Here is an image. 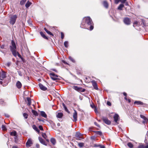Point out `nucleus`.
<instances>
[{
    "label": "nucleus",
    "instance_id": "c9c22d12",
    "mask_svg": "<svg viewBox=\"0 0 148 148\" xmlns=\"http://www.w3.org/2000/svg\"><path fill=\"white\" fill-rule=\"evenodd\" d=\"M69 59L70 60L73 62V63L75 62V60L71 57L69 56Z\"/></svg>",
    "mask_w": 148,
    "mask_h": 148
},
{
    "label": "nucleus",
    "instance_id": "a18cd8bd",
    "mask_svg": "<svg viewBox=\"0 0 148 148\" xmlns=\"http://www.w3.org/2000/svg\"><path fill=\"white\" fill-rule=\"evenodd\" d=\"M121 0H115L114 3L116 4H118L120 1L121 2Z\"/></svg>",
    "mask_w": 148,
    "mask_h": 148
},
{
    "label": "nucleus",
    "instance_id": "4be33fe9",
    "mask_svg": "<svg viewBox=\"0 0 148 148\" xmlns=\"http://www.w3.org/2000/svg\"><path fill=\"white\" fill-rule=\"evenodd\" d=\"M124 7V5L122 4H121L119 5L118 8V9L119 10H122V8Z\"/></svg>",
    "mask_w": 148,
    "mask_h": 148
},
{
    "label": "nucleus",
    "instance_id": "3c124183",
    "mask_svg": "<svg viewBox=\"0 0 148 148\" xmlns=\"http://www.w3.org/2000/svg\"><path fill=\"white\" fill-rule=\"evenodd\" d=\"M39 128L41 130H43L42 126L41 125H40L39 126Z\"/></svg>",
    "mask_w": 148,
    "mask_h": 148
},
{
    "label": "nucleus",
    "instance_id": "4468645a",
    "mask_svg": "<svg viewBox=\"0 0 148 148\" xmlns=\"http://www.w3.org/2000/svg\"><path fill=\"white\" fill-rule=\"evenodd\" d=\"M103 6L105 7L106 8H108V4L107 2L105 1H104L103 2Z\"/></svg>",
    "mask_w": 148,
    "mask_h": 148
},
{
    "label": "nucleus",
    "instance_id": "8fccbe9b",
    "mask_svg": "<svg viewBox=\"0 0 148 148\" xmlns=\"http://www.w3.org/2000/svg\"><path fill=\"white\" fill-rule=\"evenodd\" d=\"M81 91H80V92H84L85 91V89H83L82 88H81V89H80Z\"/></svg>",
    "mask_w": 148,
    "mask_h": 148
},
{
    "label": "nucleus",
    "instance_id": "49530a36",
    "mask_svg": "<svg viewBox=\"0 0 148 148\" xmlns=\"http://www.w3.org/2000/svg\"><path fill=\"white\" fill-rule=\"evenodd\" d=\"M61 38L62 39H63L64 37V34L63 32H61Z\"/></svg>",
    "mask_w": 148,
    "mask_h": 148
},
{
    "label": "nucleus",
    "instance_id": "37998d69",
    "mask_svg": "<svg viewBox=\"0 0 148 148\" xmlns=\"http://www.w3.org/2000/svg\"><path fill=\"white\" fill-rule=\"evenodd\" d=\"M17 55L20 58H21L22 60H23V58L21 57V56L19 53L17 52Z\"/></svg>",
    "mask_w": 148,
    "mask_h": 148
},
{
    "label": "nucleus",
    "instance_id": "e2e57ef3",
    "mask_svg": "<svg viewBox=\"0 0 148 148\" xmlns=\"http://www.w3.org/2000/svg\"><path fill=\"white\" fill-rule=\"evenodd\" d=\"M100 148H105V147L104 146L101 145L100 146Z\"/></svg>",
    "mask_w": 148,
    "mask_h": 148
},
{
    "label": "nucleus",
    "instance_id": "9d476101",
    "mask_svg": "<svg viewBox=\"0 0 148 148\" xmlns=\"http://www.w3.org/2000/svg\"><path fill=\"white\" fill-rule=\"evenodd\" d=\"M39 86L40 88L42 90L45 91L47 90V88L46 87L40 83L39 84Z\"/></svg>",
    "mask_w": 148,
    "mask_h": 148
},
{
    "label": "nucleus",
    "instance_id": "72a5a7b5",
    "mask_svg": "<svg viewBox=\"0 0 148 148\" xmlns=\"http://www.w3.org/2000/svg\"><path fill=\"white\" fill-rule=\"evenodd\" d=\"M27 0H21L20 2V4L21 5H24L26 2Z\"/></svg>",
    "mask_w": 148,
    "mask_h": 148
},
{
    "label": "nucleus",
    "instance_id": "79ce46f5",
    "mask_svg": "<svg viewBox=\"0 0 148 148\" xmlns=\"http://www.w3.org/2000/svg\"><path fill=\"white\" fill-rule=\"evenodd\" d=\"M1 128L2 129V130L4 131L6 130H7L6 127L4 125H2V126Z\"/></svg>",
    "mask_w": 148,
    "mask_h": 148
},
{
    "label": "nucleus",
    "instance_id": "423d86ee",
    "mask_svg": "<svg viewBox=\"0 0 148 148\" xmlns=\"http://www.w3.org/2000/svg\"><path fill=\"white\" fill-rule=\"evenodd\" d=\"M74 112L73 113V121L76 122L77 120V113L76 110H74Z\"/></svg>",
    "mask_w": 148,
    "mask_h": 148
},
{
    "label": "nucleus",
    "instance_id": "5fc2aeb1",
    "mask_svg": "<svg viewBox=\"0 0 148 148\" xmlns=\"http://www.w3.org/2000/svg\"><path fill=\"white\" fill-rule=\"evenodd\" d=\"M94 124H95L97 126L99 127V125H98L97 123L96 122H94Z\"/></svg>",
    "mask_w": 148,
    "mask_h": 148
},
{
    "label": "nucleus",
    "instance_id": "1a4fd4ad",
    "mask_svg": "<svg viewBox=\"0 0 148 148\" xmlns=\"http://www.w3.org/2000/svg\"><path fill=\"white\" fill-rule=\"evenodd\" d=\"M124 23L127 25H130V19L128 18H126L124 20Z\"/></svg>",
    "mask_w": 148,
    "mask_h": 148
},
{
    "label": "nucleus",
    "instance_id": "7c9ffc66",
    "mask_svg": "<svg viewBox=\"0 0 148 148\" xmlns=\"http://www.w3.org/2000/svg\"><path fill=\"white\" fill-rule=\"evenodd\" d=\"M16 131H13L10 133V135L12 136H16Z\"/></svg>",
    "mask_w": 148,
    "mask_h": 148
},
{
    "label": "nucleus",
    "instance_id": "2eb2a0df",
    "mask_svg": "<svg viewBox=\"0 0 148 148\" xmlns=\"http://www.w3.org/2000/svg\"><path fill=\"white\" fill-rule=\"evenodd\" d=\"M40 142L42 144L46 145L45 142V141L41 137H39L38 138Z\"/></svg>",
    "mask_w": 148,
    "mask_h": 148
},
{
    "label": "nucleus",
    "instance_id": "bf43d9fd",
    "mask_svg": "<svg viewBox=\"0 0 148 148\" xmlns=\"http://www.w3.org/2000/svg\"><path fill=\"white\" fill-rule=\"evenodd\" d=\"M18 74L20 76H22V74H21V73L20 71H18Z\"/></svg>",
    "mask_w": 148,
    "mask_h": 148
},
{
    "label": "nucleus",
    "instance_id": "c756f323",
    "mask_svg": "<svg viewBox=\"0 0 148 148\" xmlns=\"http://www.w3.org/2000/svg\"><path fill=\"white\" fill-rule=\"evenodd\" d=\"M63 107L64 108V109L65 110V111L66 112H67L69 113V111L68 110V109H67V108L65 106V105L63 103Z\"/></svg>",
    "mask_w": 148,
    "mask_h": 148
},
{
    "label": "nucleus",
    "instance_id": "6ab92c4d",
    "mask_svg": "<svg viewBox=\"0 0 148 148\" xmlns=\"http://www.w3.org/2000/svg\"><path fill=\"white\" fill-rule=\"evenodd\" d=\"M137 148H148V144L146 145H139Z\"/></svg>",
    "mask_w": 148,
    "mask_h": 148
},
{
    "label": "nucleus",
    "instance_id": "a19ab883",
    "mask_svg": "<svg viewBox=\"0 0 148 148\" xmlns=\"http://www.w3.org/2000/svg\"><path fill=\"white\" fill-rule=\"evenodd\" d=\"M42 136L46 140H47L46 139L47 136L45 133H43L42 134Z\"/></svg>",
    "mask_w": 148,
    "mask_h": 148
},
{
    "label": "nucleus",
    "instance_id": "cd10ccee",
    "mask_svg": "<svg viewBox=\"0 0 148 148\" xmlns=\"http://www.w3.org/2000/svg\"><path fill=\"white\" fill-rule=\"evenodd\" d=\"M32 3L28 1L25 4V7L26 8H28L31 4Z\"/></svg>",
    "mask_w": 148,
    "mask_h": 148
},
{
    "label": "nucleus",
    "instance_id": "20e7f679",
    "mask_svg": "<svg viewBox=\"0 0 148 148\" xmlns=\"http://www.w3.org/2000/svg\"><path fill=\"white\" fill-rule=\"evenodd\" d=\"M82 135L83 134L80 132H77L75 134V136L76 138V139L79 140H80L82 139H83L84 138L81 137Z\"/></svg>",
    "mask_w": 148,
    "mask_h": 148
},
{
    "label": "nucleus",
    "instance_id": "69168bd1",
    "mask_svg": "<svg viewBox=\"0 0 148 148\" xmlns=\"http://www.w3.org/2000/svg\"><path fill=\"white\" fill-rule=\"evenodd\" d=\"M63 62L64 64H68L67 62H66L65 61H63Z\"/></svg>",
    "mask_w": 148,
    "mask_h": 148
},
{
    "label": "nucleus",
    "instance_id": "774afa93",
    "mask_svg": "<svg viewBox=\"0 0 148 148\" xmlns=\"http://www.w3.org/2000/svg\"><path fill=\"white\" fill-rule=\"evenodd\" d=\"M12 148H17V147L16 146H13Z\"/></svg>",
    "mask_w": 148,
    "mask_h": 148
},
{
    "label": "nucleus",
    "instance_id": "603ef678",
    "mask_svg": "<svg viewBox=\"0 0 148 148\" xmlns=\"http://www.w3.org/2000/svg\"><path fill=\"white\" fill-rule=\"evenodd\" d=\"M127 0H121V2L122 3H124Z\"/></svg>",
    "mask_w": 148,
    "mask_h": 148
},
{
    "label": "nucleus",
    "instance_id": "ddd939ff",
    "mask_svg": "<svg viewBox=\"0 0 148 148\" xmlns=\"http://www.w3.org/2000/svg\"><path fill=\"white\" fill-rule=\"evenodd\" d=\"M92 83L94 88L96 90H98V88L97 87V86L96 82L94 81H92Z\"/></svg>",
    "mask_w": 148,
    "mask_h": 148
},
{
    "label": "nucleus",
    "instance_id": "9b49d317",
    "mask_svg": "<svg viewBox=\"0 0 148 148\" xmlns=\"http://www.w3.org/2000/svg\"><path fill=\"white\" fill-rule=\"evenodd\" d=\"M114 120L115 122L117 124L118 123H117V121L119 119V116L118 114H115L114 116Z\"/></svg>",
    "mask_w": 148,
    "mask_h": 148
},
{
    "label": "nucleus",
    "instance_id": "f3484780",
    "mask_svg": "<svg viewBox=\"0 0 148 148\" xmlns=\"http://www.w3.org/2000/svg\"><path fill=\"white\" fill-rule=\"evenodd\" d=\"M16 86L18 88H20L21 87L22 84L20 82L18 81L16 84Z\"/></svg>",
    "mask_w": 148,
    "mask_h": 148
},
{
    "label": "nucleus",
    "instance_id": "39448f33",
    "mask_svg": "<svg viewBox=\"0 0 148 148\" xmlns=\"http://www.w3.org/2000/svg\"><path fill=\"white\" fill-rule=\"evenodd\" d=\"M50 75L51 79L53 80H55L58 79V75L54 73H50Z\"/></svg>",
    "mask_w": 148,
    "mask_h": 148
},
{
    "label": "nucleus",
    "instance_id": "4c0bfd02",
    "mask_svg": "<svg viewBox=\"0 0 148 148\" xmlns=\"http://www.w3.org/2000/svg\"><path fill=\"white\" fill-rule=\"evenodd\" d=\"M140 117L141 118L145 120L146 121L147 119V118L145 116L142 114L140 115Z\"/></svg>",
    "mask_w": 148,
    "mask_h": 148
},
{
    "label": "nucleus",
    "instance_id": "6e6d98bb",
    "mask_svg": "<svg viewBox=\"0 0 148 148\" xmlns=\"http://www.w3.org/2000/svg\"><path fill=\"white\" fill-rule=\"evenodd\" d=\"M38 120L39 121H41L42 122H44V119H38Z\"/></svg>",
    "mask_w": 148,
    "mask_h": 148
},
{
    "label": "nucleus",
    "instance_id": "680f3d73",
    "mask_svg": "<svg viewBox=\"0 0 148 148\" xmlns=\"http://www.w3.org/2000/svg\"><path fill=\"white\" fill-rule=\"evenodd\" d=\"M123 94L125 96V97H126L127 96V93H126L125 92H124L123 93Z\"/></svg>",
    "mask_w": 148,
    "mask_h": 148
},
{
    "label": "nucleus",
    "instance_id": "f8f14e48",
    "mask_svg": "<svg viewBox=\"0 0 148 148\" xmlns=\"http://www.w3.org/2000/svg\"><path fill=\"white\" fill-rule=\"evenodd\" d=\"M32 144V140L30 139H29L26 143V145L27 147H30L31 145Z\"/></svg>",
    "mask_w": 148,
    "mask_h": 148
},
{
    "label": "nucleus",
    "instance_id": "6e6552de",
    "mask_svg": "<svg viewBox=\"0 0 148 148\" xmlns=\"http://www.w3.org/2000/svg\"><path fill=\"white\" fill-rule=\"evenodd\" d=\"M103 121L107 124L110 125L111 123V122L107 118L104 117L103 119Z\"/></svg>",
    "mask_w": 148,
    "mask_h": 148
},
{
    "label": "nucleus",
    "instance_id": "de8ad7c7",
    "mask_svg": "<svg viewBox=\"0 0 148 148\" xmlns=\"http://www.w3.org/2000/svg\"><path fill=\"white\" fill-rule=\"evenodd\" d=\"M4 101L2 99H0V104H3Z\"/></svg>",
    "mask_w": 148,
    "mask_h": 148
},
{
    "label": "nucleus",
    "instance_id": "f03ea898",
    "mask_svg": "<svg viewBox=\"0 0 148 148\" xmlns=\"http://www.w3.org/2000/svg\"><path fill=\"white\" fill-rule=\"evenodd\" d=\"M10 50L13 55L15 57L17 56V51H16V46L14 41L12 40L11 42V45L10 46Z\"/></svg>",
    "mask_w": 148,
    "mask_h": 148
},
{
    "label": "nucleus",
    "instance_id": "f257e3e1",
    "mask_svg": "<svg viewBox=\"0 0 148 148\" xmlns=\"http://www.w3.org/2000/svg\"><path fill=\"white\" fill-rule=\"evenodd\" d=\"M83 21H84L85 24H84V22L82 23V25H90V30H92L93 29V23L92 19L90 17H87L84 18Z\"/></svg>",
    "mask_w": 148,
    "mask_h": 148
},
{
    "label": "nucleus",
    "instance_id": "412c9836",
    "mask_svg": "<svg viewBox=\"0 0 148 148\" xmlns=\"http://www.w3.org/2000/svg\"><path fill=\"white\" fill-rule=\"evenodd\" d=\"M63 115V113H58L56 115V116L58 118H61Z\"/></svg>",
    "mask_w": 148,
    "mask_h": 148
},
{
    "label": "nucleus",
    "instance_id": "2f4dec72",
    "mask_svg": "<svg viewBox=\"0 0 148 148\" xmlns=\"http://www.w3.org/2000/svg\"><path fill=\"white\" fill-rule=\"evenodd\" d=\"M127 145L130 148H132L133 147V145L131 143H128Z\"/></svg>",
    "mask_w": 148,
    "mask_h": 148
},
{
    "label": "nucleus",
    "instance_id": "e433bc0d",
    "mask_svg": "<svg viewBox=\"0 0 148 148\" xmlns=\"http://www.w3.org/2000/svg\"><path fill=\"white\" fill-rule=\"evenodd\" d=\"M95 132L97 134L101 135L102 134V133L101 131H95Z\"/></svg>",
    "mask_w": 148,
    "mask_h": 148
},
{
    "label": "nucleus",
    "instance_id": "b1692460",
    "mask_svg": "<svg viewBox=\"0 0 148 148\" xmlns=\"http://www.w3.org/2000/svg\"><path fill=\"white\" fill-rule=\"evenodd\" d=\"M140 24V23L139 22L136 21L134 23L133 26L134 27H135L136 26L139 25Z\"/></svg>",
    "mask_w": 148,
    "mask_h": 148
},
{
    "label": "nucleus",
    "instance_id": "864d4df0",
    "mask_svg": "<svg viewBox=\"0 0 148 148\" xmlns=\"http://www.w3.org/2000/svg\"><path fill=\"white\" fill-rule=\"evenodd\" d=\"M94 110L96 113H98V112L97 110V108L96 107L94 108Z\"/></svg>",
    "mask_w": 148,
    "mask_h": 148
},
{
    "label": "nucleus",
    "instance_id": "58836bf2",
    "mask_svg": "<svg viewBox=\"0 0 148 148\" xmlns=\"http://www.w3.org/2000/svg\"><path fill=\"white\" fill-rule=\"evenodd\" d=\"M23 116L24 117L25 119H27L28 118V115L26 113H24L23 114Z\"/></svg>",
    "mask_w": 148,
    "mask_h": 148
},
{
    "label": "nucleus",
    "instance_id": "bb28decb",
    "mask_svg": "<svg viewBox=\"0 0 148 148\" xmlns=\"http://www.w3.org/2000/svg\"><path fill=\"white\" fill-rule=\"evenodd\" d=\"M44 30L46 31V32L49 35L51 36H53V34L50 31H48L46 28H44Z\"/></svg>",
    "mask_w": 148,
    "mask_h": 148
},
{
    "label": "nucleus",
    "instance_id": "aec40b11",
    "mask_svg": "<svg viewBox=\"0 0 148 148\" xmlns=\"http://www.w3.org/2000/svg\"><path fill=\"white\" fill-rule=\"evenodd\" d=\"M40 33L41 36L43 38H44L45 39H48V38L45 35V34L43 33L42 32H40Z\"/></svg>",
    "mask_w": 148,
    "mask_h": 148
},
{
    "label": "nucleus",
    "instance_id": "c03bdc74",
    "mask_svg": "<svg viewBox=\"0 0 148 148\" xmlns=\"http://www.w3.org/2000/svg\"><path fill=\"white\" fill-rule=\"evenodd\" d=\"M5 46L4 45H0V47L2 49H5Z\"/></svg>",
    "mask_w": 148,
    "mask_h": 148
},
{
    "label": "nucleus",
    "instance_id": "4d7b16f0",
    "mask_svg": "<svg viewBox=\"0 0 148 148\" xmlns=\"http://www.w3.org/2000/svg\"><path fill=\"white\" fill-rule=\"evenodd\" d=\"M90 106H91V107L92 108H93V109H94L96 107L94 105H91Z\"/></svg>",
    "mask_w": 148,
    "mask_h": 148
},
{
    "label": "nucleus",
    "instance_id": "ea45409f",
    "mask_svg": "<svg viewBox=\"0 0 148 148\" xmlns=\"http://www.w3.org/2000/svg\"><path fill=\"white\" fill-rule=\"evenodd\" d=\"M78 146L80 147H82L84 146V144L83 143H78Z\"/></svg>",
    "mask_w": 148,
    "mask_h": 148
},
{
    "label": "nucleus",
    "instance_id": "dca6fc26",
    "mask_svg": "<svg viewBox=\"0 0 148 148\" xmlns=\"http://www.w3.org/2000/svg\"><path fill=\"white\" fill-rule=\"evenodd\" d=\"M73 88L75 90L79 92H80V91H81L80 89H81V87H79L76 86H73Z\"/></svg>",
    "mask_w": 148,
    "mask_h": 148
},
{
    "label": "nucleus",
    "instance_id": "09e8293b",
    "mask_svg": "<svg viewBox=\"0 0 148 148\" xmlns=\"http://www.w3.org/2000/svg\"><path fill=\"white\" fill-rule=\"evenodd\" d=\"M107 105H108V106H110L111 105V103H110V102L109 101H108L107 102Z\"/></svg>",
    "mask_w": 148,
    "mask_h": 148
},
{
    "label": "nucleus",
    "instance_id": "c85d7f7f",
    "mask_svg": "<svg viewBox=\"0 0 148 148\" xmlns=\"http://www.w3.org/2000/svg\"><path fill=\"white\" fill-rule=\"evenodd\" d=\"M27 100L28 101L27 105L28 106H30L31 104V99L30 98L28 97L27 98Z\"/></svg>",
    "mask_w": 148,
    "mask_h": 148
},
{
    "label": "nucleus",
    "instance_id": "0eeeda50",
    "mask_svg": "<svg viewBox=\"0 0 148 148\" xmlns=\"http://www.w3.org/2000/svg\"><path fill=\"white\" fill-rule=\"evenodd\" d=\"M6 77V74L5 72L3 71H0V79L3 80V79Z\"/></svg>",
    "mask_w": 148,
    "mask_h": 148
},
{
    "label": "nucleus",
    "instance_id": "13d9d810",
    "mask_svg": "<svg viewBox=\"0 0 148 148\" xmlns=\"http://www.w3.org/2000/svg\"><path fill=\"white\" fill-rule=\"evenodd\" d=\"M36 147L37 148H39L40 147L39 145L38 144H37L36 145Z\"/></svg>",
    "mask_w": 148,
    "mask_h": 148
},
{
    "label": "nucleus",
    "instance_id": "f704fd0d",
    "mask_svg": "<svg viewBox=\"0 0 148 148\" xmlns=\"http://www.w3.org/2000/svg\"><path fill=\"white\" fill-rule=\"evenodd\" d=\"M64 45L65 47L67 48L68 47V42L67 41H65L64 42Z\"/></svg>",
    "mask_w": 148,
    "mask_h": 148
},
{
    "label": "nucleus",
    "instance_id": "052dcab7",
    "mask_svg": "<svg viewBox=\"0 0 148 148\" xmlns=\"http://www.w3.org/2000/svg\"><path fill=\"white\" fill-rule=\"evenodd\" d=\"M0 51H1L2 53H5V51L4 50H1V49H0Z\"/></svg>",
    "mask_w": 148,
    "mask_h": 148
},
{
    "label": "nucleus",
    "instance_id": "7ed1b4c3",
    "mask_svg": "<svg viewBox=\"0 0 148 148\" xmlns=\"http://www.w3.org/2000/svg\"><path fill=\"white\" fill-rule=\"evenodd\" d=\"M17 17V16L16 15L12 16L10 21V23L12 25H14L15 22Z\"/></svg>",
    "mask_w": 148,
    "mask_h": 148
},
{
    "label": "nucleus",
    "instance_id": "a211bd4d",
    "mask_svg": "<svg viewBox=\"0 0 148 148\" xmlns=\"http://www.w3.org/2000/svg\"><path fill=\"white\" fill-rule=\"evenodd\" d=\"M40 114L41 116L45 118H46L47 117V115L45 112L43 111H41L40 112Z\"/></svg>",
    "mask_w": 148,
    "mask_h": 148
},
{
    "label": "nucleus",
    "instance_id": "5701e85b",
    "mask_svg": "<svg viewBox=\"0 0 148 148\" xmlns=\"http://www.w3.org/2000/svg\"><path fill=\"white\" fill-rule=\"evenodd\" d=\"M134 104H136L137 105H143V103L140 101H136L134 102Z\"/></svg>",
    "mask_w": 148,
    "mask_h": 148
},
{
    "label": "nucleus",
    "instance_id": "a878e982",
    "mask_svg": "<svg viewBox=\"0 0 148 148\" xmlns=\"http://www.w3.org/2000/svg\"><path fill=\"white\" fill-rule=\"evenodd\" d=\"M51 142L53 145H54L56 143V140L55 138H51Z\"/></svg>",
    "mask_w": 148,
    "mask_h": 148
},
{
    "label": "nucleus",
    "instance_id": "393cba45",
    "mask_svg": "<svg viewBox=\"0 0 148 148\" xmlns=\"http://www.w3.org/2000/svg\"><path fill=\"white\" fill-rule=\"evenodd\" d=\"M32 127L35 130L38 132H40L39 130H38V128L36 127V126L35 125H34L32 126Z\"/></svg>",
    "mask_w": 148,
    "mask_h": 148
},
{
    "label": "nucleus",
    "instance_id": "0e129e2a",
    "mask_svg": "<svg viewBox=\"0 0 148 148\" xmlns=\"http://www.w3.org/2000/svg\"><path fill=\"white\" fill-rule=\"evenodd\" d=\"M11 63L10 62L8 63L7 64L8 66H9L10 65Z\"/></svg>",
    "mask_w": 148,
    "mask_h": 148
},
{
    "label": "nucleus",
    "instance_id": "473e14b6",
    "mask_svg": "<svg viewBox=\"0 0 148 148\" xmlns=\"http://www.w3.org/2000/svg\"><path fill=\"white\" fill-rule=\"evenodd\" d=\"M32 113L34 115L36 116H37L38 115V113L36 111L34 110H32Z\"/></svg>",
    "mask_w": 148,
    "mask_h": 148
},
{
    "label": "nucleus",
    "instance_id": "338daca9",
    "mask_svg": "<svg viewBox=\"0 0 148 148\" xmlns=\"http://www.w3.org/2000/svg\"><path fill=\"white\" fill-rule=\"evenodd\" d=\"M91 138L92 139H94V138H95V137L94 136H92L91 137Z\"/></svg>",
    "mask_w": 148,
    "mask_h": 148
}]
</instances>
